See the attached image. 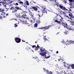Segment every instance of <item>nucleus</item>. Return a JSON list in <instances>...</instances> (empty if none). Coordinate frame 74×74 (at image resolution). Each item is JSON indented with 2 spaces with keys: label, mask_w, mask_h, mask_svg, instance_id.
Instances as JSON below:
<instances>
[{
  "label": "nucleus",
  "mask_w": 74,
  "mask_h": 74,
  "mask_svg": "<svg viewBox=\"0 0 74 74\" xmlns=\"http://www.w3.org/2000/svg\"><path fill=\"white\" fill-rule=\"evenodd\" d=\"M48 27V29H49L50 27H52V25H49Z\"/></svg>",
  "instance_id": "f704fd0d"
},
{
  "label": "nucleus",
  "mask_w": 74,
  "mask_h": 74,
  "mask_svg": "<svg viewBox=\"0 0 74 74\" xmlns=\"http://www.w3.org/2000/svg\"><path fill=\"white\" fill-rule=\"evenodd\" d=\"M62 14H63L64 15H66V13H65V12H62Z\"/></svg>",
  "instance_id": "c9c22d12"
},
{
  "label": "nucleus",
  "mask_w": 74,
  "mask_h": 74,
  "mask_svg": "<svg viewBox=\"0 0 74 74\" xmlns=\"http://www.w3.org/2000/svg\"><path fill=\"white\" fill-rule=\"evenodd\" d=\"M37 23L38 24H39L40 23H41V22L40 20H38Z\"/></svg>",
  "instance_id": "412c9836"
},
{
  "label": "nucleus",
  "mask_w": 74,
  "mask_h": 74,
  "mask_svg": "<svg viewBox=\"0 0 74 74\" xmlns=\"http://www.w3.org/2000/svg\"><path fill=\"white\" fill-rule=\"evenodd\" d=\"M48 29L49 27L48 26H47L45 27H42V29L43 31H45L46 30Z\"/></svg>",
  "instance_id": "423d86ee"
},
{
  "label": "nucleus",
  "mask_w": 74,
  "mask_h": 74,
  "mask_svg": "<svg viewBox=\"0 0 74 74\" xmlns=\"http://www.w3.org/2000/svg\"><path fill=\"white\" fill-rule=\"evenodd\" d=\"M60 16L61 17L62 19H63V18H62V17L61 16Z\"/></svg>",
  "instance_id": "864d4df0"
},
{
  "label": "nucleus",
  "mask_w": 74,
  "mask_h": 74,
  "mask_svg": "<svg viewBox=\"0 0 74 74\" xmlns=\"http://www.w3.org/2000/svg\"><path fill=\"white\" fill-rule=\"evenodd\" d=\"M8 14H6V16H8Z\"/></svg>",
  "instance_id": "13d9d810"
},
{
  "label": "nucleus",
  "mask_w": 74,
  "mask_h": 74,
  "mask_svg": "<svg viewBox=\"0 0 74 74\" xmlns=\"http://www.w3.org/2000/svg\"><path fill=\"white\" fill-rule=\"evenodd\" d=\"M4 10L3 9H1V8H0V12H3L4 11Z\"/></svg>",
  "instance_id": "4be33fe9"
},
{
  "label": "nucleus",
  "mask_w": 74,
  "mask_h": 74,
  "mask_svg": "<svg viewBox=\"0 0 74 74\" xmlns=\"http://www.w3.org/2000/svg\"><path fill=\"white\" fill-rule=\"evenodd\" d=\"M46 73L48 74H52V73L51 71H50L49 72L48 70H47L46 71Z\"/></svg>",
  "instance_id": "9d476101"
},
{
  "label": "nucleus",
  "mask_w": 74,
  "mask_h": 74,
  "mask_svg": "<svg viewBox=\"0 0 74 74\" xmlns=\"http://www.w3.org/2000/svg\"><path fill=\"white\" fill-rule=\"evenodd\" d=\"M69 42L70 44H74V41L73 40H70L69 41Z\"/></svg>",
  "instance_id": "f3484780"
},
{
  "label": "nucleus",
  "mask_w": 74,
  "mask_h": 74,
  "mask_svg": "<svg viewBox=\"0 0 74 74\" xmlns=\"http://www.w3.org/2000/svg\"><path fill=\"white\" fill-rule=\"evenodd\" d=\"M69 1L71 2H73V0H69Z\"/></svg>",
  "instance_id": "4c0bfd02"
},
{
  "label": "nucleus",
  "mask_w": 74,
  "mask_h": 74,
  "mask_svg": "<svg viewBox=\"0 0 74 74\" xmlns=\"http://www.w3.org/2000/svg\"><path fill=\"white\" fill-rule=\"evenodd\" d=\"M22 41L23 42H25V41H23V40H22Z\"/></svg>",
  "instance_id": "774afa93"
},
{
  "label": "nucleus",
  "mask_w": 74,
  "mask_h": 74,
  "mask_svg": "<svg viewBox=\"0 0 74 74\" xmlns=\"http://www.w3.org/2000/svg\"><path fill=\"white\" fill-rule=\"evenodd\" d=\"M67 67V69H70V67Z\"/></svg>",
  "instance_id": "09e8293b"
},
{
  "label": "nucleus",
  "mask_w": 74,
  "mask_h": 74,
  "mask_svg": "<svg viewBox=\"0 0 74 74\" xmlns=\"http://www.w3.org/2000/svg\"><path fill=\"white\" fill-rule=\"evenodd\" d=\"M32 47L33 48H34L35 47H36V45H33L32 46Z\"/></svg>",
  "instance_id": "58836bf2"
},
{
  "label": "nucleus",
  "mask_w": 74,
  "mask_h": 74,
  "mask_svg": "<svg viewBox=\"0 0 74 74\" xmlns=\"http://www.w3.org/2000/svg\"><path fill=\"white\" fill-rule=\"evenodd\" d=\"M42 15L41 16H42L43 14H40V13H39L38 14V16H39V18H40V17H41V16L40 15Z\"/></svg>",
  "instance_id": "6ab92c4d"
},
{
  "label": "nucleus",
  "mask_w": 74,
  "mask_h": 74,
  "mask_svg": "<svg viewBox=\"0 0 74 74\" xmlns=\"http://www.w3.org/2000/svg\"><path fill=\"white\" fill-rule=\"evenodd\" d=\"M62 62H63V63H64V64H65L66 63V62H63V61H62Z\"/></svg>",
  "instance_id": "4d7b16f0"
},
{
  "label": "nucleus",
  "mask_w": 74,
  "mask_h": 74,
  "mask_svg": "<svg viewBox=\"0 0 74 74\" xmlns=\"http://www.w3.org/2000/svg\"><path fill=\"white\" fill-rule=\"evenodd\" d=\"M26 12L23 11L21 12V14H23V15H26Z\"/></svg>",
  "instance_id": "dca6fc26"
},
{
  "label": "nucleus",
  "mask_w": 74,
  "mask_h": 74,
  "mask_svg": "<svg viewBox=\"0 0 74 74\" xmlns=\"http://www.w3.org/2000/svg\"><path fill=\"white\" fill-rule=\"evenodd\" d=\"M46 11L45 10V9H44V10L42 11V12L43 13H45Z\"/></svg>",
  "instance_id": "7c9ffc66"
},
{
  "label": "nucleus",
  "mask_w": 74,
  "mask_h": 74,
  "mask_svg": "<svg viewBox=\"0 0 74 74\" xmlns=\"http://www.w3.org/2000/svg\"><path fill=\"white\" fill-rule=\"evenodd\" d=\"M8 1V0H6V1ZM8 1L9 2L10 1V3H12V1H11V0H8Z\"/></svg>",
  "instance_id": "c756f323"
},
{
  "label": "nucleus",
  "mask_w": 74,
  "mask_h": 74,
  "mask_svg": "<svg viewBox=\"0 0 74 74\" xmlns=\"http://www.w3.org/2000/svg\"><path fill=\"white\" fill-rule=\"evenodd\" d=\"M30 16H31V17H33L34 16L33 15H31Z\"/></svg>",
  "instance_id": "3c124183"
},
{
  "label": "nucleus",
  "mask_w": 74,
  "mask_h": 74,
  "mask_svg": "<svg viewBox=\"0 0 74 74\" xmlns=\"http://www.w3.org/2000/svg\"><path fill=\"white\" fill-rule=\"evenodd\" d=\"M71 25H72L71 27H74V21L71 22Z\"/></svg>",
  "instance_id": "4468645a"
},
{
  "label": "nucleus",
  "mask_w": 74,
  "mask_h": 74,
  "mask_svg": "<svg viewBox=\"0 0 74 74\" xmlns=\"http://www.w3.org/2000/svg\"><path fill=\"white\" fill-rule=\"evenodd\" d=\"M46 12V14H47V11H46V12Z\"/></svg>",
  "instance_id": "338daca9"
},
{
  "label": "nucleus",
  "mask_w": 74,
  "mask_h": 74,
  "mask_svg": "<svg viewBox=\"0 0 74 74\" xmlns=\"http://www.w3.org/2000/svg\"><path fill=\"white\" fill-rule=\"evenodd\" d=\"M26 4H27V5H29V2H28V1H26Z\"/></svg>",
  "instance_id": "bb28decb"
},
{
  "label": "nucleus",
  "mask_w": 74,
  "mask_h": 74,
  "mask_svg": "<svg viewBox=\"0 0 74 74\" xmlns=\"http://www.w3.org/2000/svg\"><path fill=\"white\" fill-rule=\"evenodd\" d=\"M57 23H60V21H58V22Z\"/></svg>",
  "instance_id": "de8ad7c7"
},
{
  "label": "nucleus",
  "mask_w": 74,
  "mask_h": 74,
  "mask_svg": "<svg viewBox=\"0 0 74 74\" xmlns=\"http://www.w3.org/2000/svg\"><path fill=\"white\" fill-rule=\"evenodd\" d=\"M43 69L44 70V71L45 72L46 71V69H45L44 68H43Z\"/></svg>",
  "instance_id": "c03bdc74"
},
{
  "label": "nucleus",
  "mask_w": 74,
  "mask_h": 74,
  "mask_svg": "<svg viewBox=\"0 0 74 74\" xmlns=\"http://www.w3.org/2000/svg\"><path fill=\"white\" fill-rule=\"evenodd\" d=\"M63 12H62V10H61L60 11V13H61V14H62Z\"/></svg>",
  "instance_id": "e433bc0d"
},
{
  "label": "nucleus",
  "mask_w": 74,
  "mask_h": 74,
  "mask_svg": "<svg viewBox=\"0 0 74 74\" xmlns=\"http://www.w3.org/2000/svg\"><path fill=\"white\" fill-rule=\"evenodd\" d=\"M64 1V3L65 4H66L67 3L66 1Z\"/></svg>",
  "instance_id": "603ef678"
},
{
  "label": "nucleus",
  "mask_w": 74,
  "mask_h": 74,
  "mask_svg": "<svg viewBox=\"0 0 74 74\" xmlns=\"http://www.w3.org/2000/svg\"><path fill=\"white\" fill-rule=\"evenodd\" d=\"M10 9L12 10V13H13L17 12L18 10L15 9L14 7H12L10 8Z\"/></svg>",
  "instance_id": "39448f33"
},
{
  "label": "nucleus",
  "mask_w": 74,
  "mask_h": 74,
  "mask_svg": "<svg viewBox=\"0 0 74 74\" xmlns=\"http://www.w3.org/2000/svg\"><path fill=\"white\" fill-rule=\"evenodd\" d=\"M39 47L38 45V44L37 45V46H36V49H35V51H37V50H38V47Z\"/></svg>",
  "instance_id": "a211bd4d"
},
{
  "label": "nucleus",
  "mask_w": 74,
  "mask_h": 74,
  "mask_svg": "<svg viewBox=\"0 0 74 74\" xmlns=\"http://www.w3.org/2000/svg\"><path fill=\"white\" fill-rule=\"evenodd\" d=\"M14 40L17 43H19L21 42V39L18 37H15Z\"/></svg>",
  "instance_id": "20e7f679"
},
{
  "label": "nucleus",
  "mask_w": 74,
  "mask_h": 74,
  "mask_svg": "<svg viewBox=\"0 0 74 74\" xmlns=\"http://www.w3.org/2000/svg\"><path fill=\"white\" fill-rule=\"evenodd\" d=\"M63 73H64V74H67L66 73V72L65 71H61L60 72V74H63Z\"/></svg>",
  "instance_id": "ddd939ff"
},
{
  "label": "nucleus",
  "mask_w": 74,
  "mask_h": 74,
  "mask_svg": "<svg viewBox=\"0 0 74 74\" xmlns=\"http://www.w3.org/2000/svg\"><path fill=\"white\" fill-rule=\"evenodd\" d=\"M65 17H67V18H69L70 19H71V18H70L69 16H68V15H65Z\"/></svg>",
  "instance_id": "a878e982"
},
{
  "label": "nucleus",
  "mask_w": 74,
  "mask_h": 74,
  "mask_svg": "<svg viewBox=\"0 0 74 74\" xmlns=\"http://www.w3.org/2000/svg\"><path fill=\"white\" fill-rule=\"evenodd\" d=\"M29 21L31 23H34L35 21V18L32 17V20H30Z\"/></svg>",
  "instance_id": "6e6552de"
},
{
  "label": "nucleus",
  "mask_w": 74,
  "mask_h": 74,
  "mask_svg": "<svg viewBox=\"0 0 74 74\" xmlns=\"http://www.w3.org/2000/svg\"><path fill=\"white\" fill-rule=\"evenodd\" d=\"M58 20H55V21L56 22H57V23L58 22Z\"/></svg>",
  "instance_id": "49530a36"
},
{
  "label": "nucleus",
  "mask_w": 74,
  "mask_h": 74,
  "mask_svg": "<svg viewBox=\"0 0 74 74\" xmlns=\"http://www.w3.org/2000/svg\"><path fill=\"white\" fill-rule=\"evenodd\" d=\"M2 17L1 16H0V19H2Z\"/></svg>",
  "instance_id": "79ce46f5"
},
{
  "label": "nucleus",
  "mask_w": 74,
  "mask_h": 74,
  "mask_svg": "<svg viewBox=\"0 0 74 74\" xmlns=\"http://www.w3.org/2000/svg\"><path fill=\"white\" fill-rule=\"evenodd\" d=\"M69 16L70 17V18H71V20H72V18H74L73 15L71 13L69 14Z\"/></svg>",
  "instance_id": "0eeeda50"
},
{
  "label": "nucleus",
  "mask_w": 74,
  "mask_h": 74,
  "mask_svg": "<svg viewBox=\"0 0 74 74\" xmlns=\"http://www.w3.org/2000/svg\"><path fill=\"white\" fill-rule=\"evenodd\" d=\"M60 21H62V19H60Z\"/></svg>",
  "instance_id": "69168bd1"
},
{
  "label": "nucleus",
  "mask_w": 74,
  "mask_h": 74,
  "mask_svg": "<svg viewBox=\"0 0 74 74\" xmlns=\"http://www.w3.org/2000/svg\"><path fill=\"white\" fill-rule=\"evenodd\" d=\"M21 17H22L24 19H25L26 18V17L27 16V15H22L21 16Z\"/></svg>",
  "instance_id": "f8f14e48"
},
{
  "label": "nucleus",
  "mask_w": 74,
  "mask_h": 74,
  "mask_svg": "<svg viewBox=\"0 0 74 74\" xmlns=\"http://www.w3.org/2000/svg\"><path fill=\"white\" fill-rule=\"evenodd\" d=\"M26 50H28V51H29L30 52H31L32 51V49H30L29 50V49H28L27 48H26Z\"/></svg>",
  "instance_id": "393cba45"
},
{
  "label": "nucleus",
  "mask_w": 74,
  "mask_h": 74,
  "mask_svg": "<svg viewBox=\"0 0 74 74\" xmlns=\"http://www.w3.org/2000/svg\"><path fill=\"white\" fill-rule=\"evenodd\" d=\"M31 51H32L33 52H34V51H33V50H31Z\"/></svg>",
  "instance_id": "680f3d73"
},
{
  "label": "nucleus",
  "mask_w": 74,
  "mask_h": 74,
  "mask_svg": "<svg viewBox=\"0 0 74 74\" xmlns=\"http://www.w3.org/2000/svg\"><path fill=\"white\" fill-rule=\"evenodd\" d=\"M56 5L58 7H59L62 10H63L64 11L66 10L68 11V10L66 9L65 7H63L62 5H60L59 4H56Z\"/></svg>",
  "instance_id": "7ed1b4c3"
},
{
  "label": "nucleus",
  "mask_w": 74,
  "mask_h": 74,
  "mask_svg": "<svg viewBox=\"0 0 74 74\" xmlns=\"http://www.w3.org/2000/svg\"><path fill=\"white\" fill-rule=\"evenodd\" d=\"M37 29H42V27L40 28H38Z\"/></svg>",
  "instance_id": "a18cd8bd"
},
{
  "label": "nucleus",
  "mask_w": 74,
  "mask_h": 74,
  "mask_svg": "<svg viewBox=\"0 0 74 74\" xmlns=\"http://www.w3.org/2000/svg\"><path fill=\"white\" fill-rule=\"evenodd\" d=\"M38 12H39V13H40V14H42V12L39 11H38Z\"/></svg>",
  "instance_id": "ea45409f"
},
{
  "label": "nucleus",
  "mask_w": 74,
  "mask_h": 74,
  "mask_svg": "<svg viewBox=\"0 0 74 74\" xmlns=\"http://www.w3.org/2000/svg\"><path fill=\"white\" fill-rule=\"evenodd\" d=\"M56 73L57 74H60V72L58 71H56Z\"/></svg>",
  "instance_id": "72a5a7b5"
},
{
  "label": "nucleus",
  "mask_w": 74,
  "mask_h": 74,
  "mask_svg": "<svg viewBox=\"0 0 74 74\" xmlns=\"http://www.w3.org/2000/svg\"><path fill=\"white\" fill-rule=\"evenodd\" d=\"M40 48V46H39V47H38V49Z\"/></svg>",
  "instance_id": "e2e57ef3"
},
{
  "label": "nucleus",
  "mask_w": 74,
  "mask_h": 74,
  "mask_svg": "<svg viewBox=\"0 0 74 74\" xmlns=\"http://www.w3.org/2000/svg\"><path fill=\"white\" fill-rule=\"evenodd\" d=\"M32 9H33L34 10H35V11H37L38 10V8L36 7H34V6H32Z\"/></svg>",
  "instance_id": "1a4fd4ad"
},
{
  "label": "nucleus",
  "mask_w": 74,
  "mask_h": 74,
  "mask_svg": "<svg viewBox=\"0 0 74 74\" xmlns=\"http://www.w3.org/2000/svg\"><path fill=\"white\" fill-rule=\"evenodd\" d=\"M64 66L66 67H69L71 66V65L68 64L65 65H64Z\"/></svg>",
  "instance_id": "9b49d317"
},
{
  "label": "nucleus",
  "mask_w": 74,
  "mask_h": 74,
  "mask_svg": "<svg viewBox=\"0 0 74 74\" xmlns=\"http://www.w3.org/2000/svg\"><path fill=\"white\" fill-rule=\"evenodd\" d=\"M70 44V43L69 42V41H68L66 42V45H69Z\"/></svg>",
  "instance_id": "5701e85b"
},
{
  "label": "nucleus",
  "mask_w": 74,
  "mask_h": 74,
  "mask_svg": "<svg viewBox=\"0 0 74 74\" xmlns=\"http://www.w3.org/2000/svg\"><path fill=\"white\" fill-rule=\"evenodd\" d=\"M43 39H44V40H47V38H43Z\"/></svg>",
  "instance_id": "37998d69"
},
{
  "label": "nucleus",
  "mask_w": 74,
  "mask_h": 74,
  "mask_svg": "<svg viewBox=\"0 0 74 74\" xmlns=\"http://www.w3.org/2000/svg\"><path fill=\"white\" fill-rule=\"evenodd\" d=\"M2 3H3V4H5V3H4V2H2Z\"/></svg>",
  "instance_id": "0e129e2a"
},
{
  "label": "nucleus",
  "mask_w": 74,
  "mask_h": 74,
  "mask_svg": "<svg viewBox=\"0 0 74 74\" xmlns=\"http://www.w3.org/2000/svg\"><path fill=\"white\" fill-rule=\"evenodd\" d=\"M18 3L20 4H21V5H23V2L22 1H20V2H18Z\"/></svg>",
  "instance_id": "b1692460"
},
{
  "label": "nucleus",
  "mask_w": 74,
  "mask_h": 74,
  "mask_svg": "<svg viewBox=\"0 0 74 74\" xmlns=\"http://www.w3.org/2000/svg\"><path fill=\"white\" fill-rule=\"evenodd\" d=\"M17 1H18V2H21V0H18Z\"/></svg>",
  "instance_id": "8fccbe9b"
},
{
  "label": "nucleus",
  "mask_w": 74,
  "mask_h": 74,
  "mask_svg": "<svg viewBox=\"0 0 74 74\" xmlns=\"http://www.w3.org/2000/svg\"><path fill=\"white\" fill-rule=\"evenodd\" d=\"M69 11H71V9L70 8H69Z\"/></svg>",
  "instance_id": "052dcab7"
},
{
  "label": "nucleus",
  "mask_w": 74,
  "mask_h": 74,
  "mask_svg": "<svg viewBox=\"0 0 74 74\" xmlns=\"http://www.w3.org/2000/svg\"><path fill=\"white\" fill-rule=\"evenodd\" d=\"M14 8L16 9V10H21V9L20 8H19L18 7H14Z\"/></svg>",
  "instance_id": "2eb2a0df"
},
{
  "label": "nucleus",
  "mask_w": 74,
  "mask_h": 74,
  "mask_svg": "<svg viewBox=\"0 0 74 74\" xmlns=\"http://www.w3.org/2000/svg\"><path fill=\"white\" fill-rule=\"evenodd\" d=\"M46 37V36H43V37H44V38H46V37Z\"/></svg>",
  "instance_id": "6e6d98bb"
},
{
  "label": "nucleus",
  "mask_w": 74,
  "mask_h": 74,
  "mask_svg": "<svg viewBox=\"0 0 74 74\" xmlns=\"http://www.w3.org/2000/svg\"><path fill=\"white\" fill-rule=\"evenodd\" d=\"M60 24H62V26H63L64 27L66 28L68 30H72L74 29V27H71L70 26L68 25L66 22H62V23H60Z\"/></svg>",
  "instance_id": "f03ea898"
},
{
  "label": "nucleus",
  "mask_w": 74,
  "mask_h": 74,
  "mask_svg": "<svg viewBox=\"0 0 74 74\" xmlns=\"http://www.w3.org/2000/svg\"><path fill=\"white\" fill-rule=\"evenodd\" d=\"M18 5V4L17 3H13V4L14 5Z\"/></svg>",
  "instance_id": "2f4dec72"
},
{
  "label": "nucleus",
  "mask_w": 74,
  "mask_h": 74,
  "mask_svg": "<svg viewBox=\"0 0 74 74\" xmlns=\"http://www.w3.org/2000/svg\"><path fill=\"white\" fill-rule=\"evenodd\" d=\"M23 23L25 24H27V21H23Z\"/></svg>",
  "instance_id": "cd10ccee"
},
{
  "label": "nucleus",
  "mask_w": 74,
  "mask_h": 74,
  "mask_svg": "<svg viewBox=\"0 0 74 74\" xmlns=\"http://www.w3.org/2000/svg\"><path fill=\"white\" fill-rule=\"evenodd\" d=\"M62 60V59L61 58H60L59 59H58V61H60V60Z\"/></svg>",
  "instance_id": "a19ab883"
},
{
  "label": "nucleus",
  "mask_w": 74,
  "mask_h": 74,
  "mask_svg": "<svg viewBox=\"0 0 74 74\" xmlns=\"http://www.w3.org/2000/svg\"><path fill=\"white\" fill-rule=\"evenodd\" d=\"M40 49H43V47H41L40 48Z\"/></svg>",
  "instance_id": "bf43d9fd"
},
{
  "label": "nucleus",
  "mask_w": 74,
  "mask_h": 74,
  "mask_svg": "<svg viewBox=\"0 0 74 74\" xmlns=\"http://www.w3.org/2000/svg\"><path fill=\"white\" fill-rule=\"evenodd\" d=\"M38 26V24L37 23H36L35 24H34V27H36Z\"/></svg>",
  "instance_id": "c85d7f7f"
},
{
  "label": "nucleus",
  "mask_w": 74,
  "mask_h": 74,
  "mask_svg": "<svg viewBox=\"0 0 74 74\" xmlns=\"http://www.w3.org/2000/svg\"><path fill=\"white\" fill-rule=\"evenodd\" d=\"M40 51H41V52H40V54L42 56H43L44 57H45V58L46 59H48L50 58L51 56H48L47 57L46 56V54L47 53L46 52L47 51L45 50V49H40Z\"/></svg>",
  "instance_id": "f257e3e1"
},
{
  "label": "nucleus",
  "mask_w": 74,
  "mask_h": 74,
  "mask_svg": "<svg viewBox=\"0 0 74 74\" xmlns=\"http://www.w3.org/2000/svg\"><path fill=\"white\" fill-rule=\"evenodd\" d=\"M70 66L72 67V69H74V64H71V65H70Z\"/></svg>",
  "instance_id": "aec40b11"
},
{
  "label": "nucleus",
  "mask_w": 74,
  "mask_h": 74,
  "mask_svg": "<svg viewBox=\"0 0 74 74\" xmlns=\"http://www.w3.org/2000/svg\"><path fill=\"white\" fill-rule=\"evenodd\" d=\"M18 26V25H17L16 24H14V27H17Z\"/></svg>",
  "instance_id": "473e14b6"
},
{
  "label": "nucleus",
  "mask_w": 74,
  "mask_h": 74,
  "mask_svg": "<svg viewBox=\"0 0 74 74\" xmlns=\"http://www.w3.org/2000/svg\"><path fill=\"white\" fill-rule=\"evenodd\" d=\"M56 53L57 54H58V53L59 52H58V51H56Z\"/></svg>",
  "instance_id": "5fc2aeb1"
}]
</instances>
